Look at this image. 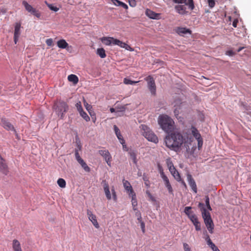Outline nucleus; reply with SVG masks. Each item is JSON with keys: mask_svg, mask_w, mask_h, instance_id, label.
<instances>
[{"mask_svg": "<svg viewBox=\"0 0 251 251\" xmlns=\"http://www.w3.org/2000/svg\"><path fill=\"white\" fill-rule=\"evenodd\" d=\"M184 142V137L177 131L171 132L166 136L165 139L166 146L175 151H177L180 150Z\"/></svg>", "mask_w": 251, "mask_h": 251, "instance_id": "f257e3e1", "label": "nucleus"}, {"mask_svg": "<svg viewBox=\"0 0 251 251\" xmlns=\"http://www.w3.org/2000/svg\"><path fill=\"white\" fill-rule=\"evenodd\" d=\"M158 124L161 128L168 134L171 132L174 128V122L166 115H160L158 118Z\"/></svg>", "mask_w": 251, "mask_h": 251, "instance_id": "f03ea898", "label": "nucleus"}, {"mask_svg": "<svg viewBox=\"0 0 251 251\" xmlns=\"http://www.w3.org/2000/svg\"><path fill=\"white\" fill-rule=\"evenodd\" d=\"M53 108L56 114L60 119H63L65 113L69 110V105L66 102L59 100L54 102Z\"/></svg>", "mask_w": 251, "mask_h": 251, "instance_id": "7ed1b4c3", "label": "nucleus"}, {"mask_svg": "<svg viewBox=\"0 0 251 251\" xmlns=\"http://www.w3.org/2000/svg\"><path fill=\"white\" fill-rule=\"evenodd\" d=\"M141 131L143 135L150 142L157 143L158 139L157 136L147 126L142 125L141 126Z\"/></svg>", "mask_w": 251, "mask_h": 251, "instance_id": "20e7f679", "label": "nucleus"}, {"mask_svg": "<svg viewBox=\"0 0 251 251\" xmlns=\"http://www.w3.org/2000/svg\"><path fill=\"white\" fill-rule=\"evenodd\" d=\"M145 80L147 81V86L151 94L152 95H155L156 87L153 78L151 76L149 75L145 78Z\"/></svg>", "mask_w": 251, "mask_h": 251, "instance_id": "39448f33", "label": "nucleus"}, {"mask_svg": "<svg viewBox=\"0 0 251 251\" xmlns=\"http://www.w3.org/2000/svg\"><path fill=\"white\" fill-rule=\"evenodd\" d=\"M0 124L6 130L13 131L15 133L16 136L18 137V134L17 133L14 126L8 121L7 119L3 117L1 118Z\"/></svg>", "mask_w": 251, "mask_h": 251, "instance_id": "423d86ee", "label": "nucleus"}, {"mask_svg": "<svg viewBox=\"0 0 251 251\" xmlns=\"http://www.w3.org/2000/svg\"><path fill=\"white\" fill-rule=\"evenodd\" d=\"M99 153L103 157L109 166H111L112 157L110 152L106 150H101L98 151Z\"/></svg>", "mask_w": 251, "mask_h": 251, "instance_id": "0eeeda50", "label": "nucleus"}, {"mask_svg": "<svg viewBox=\"0 0 251 251\" xmlns=\"http://www.w3.org/2000/svg\"><path fill=\"white\" fill-rule=\"evenodd\" d=\"M0 172L5 175H7L9 172L8 167L6 161L0 155Z\"/></svg>", "mask_w": 251, "mask_h": 251, "instance_id": "6e6552de", "label": "nucleus"}, {"mask_svg": "<svg viewBox=\"0 0 251 251\" xmlns=\"http://www.w3.org/2000/svg\"><path fill=\"white\" fill-rule=\"evenodd\" d=\"M174 3L178 4L184 3L188 8L193 10L195 8L193 0H172Z\"/></svg>", "mask_w": 251, "mask_h": 251, "instance_id": "1a4fd4ad", "label": "nucleus"}, {"mask_svg": "<svg viewBox=\"0 0 251 251\" xmlns=\"http://www.w3.org/2000/svg\"><path fill=\"white\" fill-rule=\"evenodd\" d=\"M162 178L163 179L165 185L167 188L168 192L171 194H173V189L170 183L169 180L167 176L164 174L163 172L160 173Z\"/></svg>", "mask_w": 251, "mask_h": 251, "instance_id": "9d476101", "label": "nucleus"}, {"mask_svg": "<svg viewBox=\"0 0 251 251\" xmlns=\"http://www.w3.org/2000/svg\"><path fill=\"white\" fill-rule=\"evenodd\" d=\"M105 196L107 200H110L112 199L111 195L109 190V186L108 182L105 180H103L101 182Z\"/></svg>", "mask_w": 251, "mask_h": 251, "instance_id": "9b49d317", "label": "nucleus"}, {"mask_svg": "<svg viewBox=\"0 0 251 251\" xmlns=\"http://www.w3.org/2000/svg\"><path fill=\"white\" fill-rule=\"evenodd\" d=\"M198 207L200 208L201 211V212L202 217L204 220L205 219H207L211 218L210 214L209 212L206 211V209L204 206V205L203 203L200 202L198 204Z\"/></svg>", "mask_w": 251, "mask_h": 251, "instance_id": "f8f14e48", "label": "nucleus"}, {"mask_svg": "<svg viewBox=\"0 0 251 251\" xmlns=\"http://www.w3.org/2000/svg\"><path fill=\"white\" fill-rule=\"evenodd\" d=\"M21 25L20 23H16L15 24L14 34V41L15 44L17 43L19 40V38L21 34Z\"/></svg>", "mask_w": 251, "mask_h": 251, "instance_id": "ddd939ff", "label": "nucleus"}, {"mask_svg": "<svg viewBox=\"0 0 251 251\" xmlns=\"http://www.w3.org/2000/svg\"><path fill=\"white\" fill-rule=\"evenodd\" d=\"M87 215L89 220L91 221L94 226L96 228H99L100 226L97 222L96 216L92 213V212L91 210L88 209L87 211Z\"/></svg>", "mask_w": 251, "mask_h": 251, "instance_id": "4468645a", "label": "nucleus"}, {"mask_svg": "<svg viewBox=\"0 0 251 251\" xmlns=\"http://www.w3.org/2000/svg\"><path fill=\"white\" fill-rule=\"evenodd\" d=\"M187 179L190 186L192 190L196 193L197 192V185L195 180L192 177L191 175L188 174L187 175Z\"/></svg>", "mask_w": 251, "mask_h": 251, "instance_id": "2eb2a0df", "label": "nucleus"}, {"mask_svg": "<svg viewBox=\"0 0 251 251\" xmlns=\"http://www.w3.org/2000/svg\"><path fill=\"white\" fill-rule=\"evenodd\" d=\"M113 41L114 45H118V46L122 48H125L128 50L132 51L133 50L129 45L118 39H115V40H113Z\"/></svg>", "mask_w": 251, "mask_h": 251, "instance_id": "dca6fc26", "label": "nucleus"}, {"mask_svg": "<svg viewBox=\"0 0 251 251\" xmlns=\"http://www.w3.org/2000/svg\"><path fill=\"white\" fill-rule=\"evenodd\" d=\"M189 219L193 223L197 231H200L201 230V224L196 215L191 216Z\"/></svg>", "mask_w": 251, "mask_h": 251, "instance_id": "f3484780", "label": "nucleus"}, {"mask_svg": "<svg viewBox=\"0 0 251 251\" xmlns=\"http://www.w3.org/2000/svg\"><path fill=\"white\" fill-rule=\"evenodd\" d=\"M204 222L209 232L210 233H213L214 225L212 219L207 218V219H205Z\"/></svg>", "mask_w": 251, "mask_h": 251, "instance_id": "a211bd4d", "label": "nucleus"}, {"mask_svg": "<svg viewBox=\"0 0 251 251\" xmlns=\"http://www.w3.org/2000/svg\"><path fill=\"white\" fill-rule=\"evenodd\" d=\"M176 11L181 15H185L187 13L186 11V5H176L175 7Z\"/></svg>", "mask_w": 251, "mask_h": 251, "instance_id": "6ab92c4d", "label": "nucleus"}, {"mask_svg": "<svg viewBox=\"0 0 251 251\" xmlns=\"http://www.w3.org/2000/svg\"><path fill=\"white\" fill-rule=\"evenodd\" d=\"M176 32L180 36H184L186 34H191V31L186 27H178L176 29Z\"/></svg>", "mask_w": 251, "mask_h": 251, "instance_id": "aec40b11", "label": "nucleus"}, {"mask_svg": "<svg viewBox=\"0 0 251 251\" xmlns=\"http://www.w3.org/2000/svg\"><path fill=\"white\" fill-rule=\"evenodd\" d=\"M145 13L148 17H149L150 18L153 19H157L159 16V14L156 13L154 12L149 9H146Z\"/></svg>", "mask_w": 251, "mask_h": 251, "instance_id": "412c9836", "label": "nucleus"}, {"mask_svg": "<svg viewBox=\"0 0 251 251\" xmlns=\"http://www.w3.org/2000/svg\"><path fill=\"white\" fill-rule=\"evenodd\" d=\"M115 40L113 37H104L101 38V42L107 46H109L111 45H113V40Z\"/></svg>", "mask_w": 251, "mask_h": 251, "instance_id": "4be33fe9", "label": "nucleus"}, {"mask_svg": "<svg viewBox=\"0 0 251 251\" xmlns=\"http://www.w3.org/2000/svg\"><path fill=\"white\" fill-rule=\"evenodd\" d=\"M12 248L14 251H22L20 242L16 239L13 241Z\"/></svg>", "mask_w": 251, "mask_h": 251, "instance_id": "5701e85b", "label": "nucleus"}, {"mask_svg": "<svg viewBox=\"0 0 251 251\" xmlns=\"http://www.w3.org/2000/svg\"><path fill=\"white\" fill-rule=\"evenodd\" d=\"M57 45L59 48L64 49L67 48L69 44L64 39H61L57 41Z\"/></svg>", "mask_w": 251, "mask_h": 251, "instance_id": "b1692460", "label": "nucleus"}, {"mask_svg": "<svg viewBox=\"0 0 251 251\" xmlns=\"http://www.w3.org/2000/svg\"><path fill=\"white\" fill-rule=\"evenodd\" d=\"M128 154H129L130 158L132 160L133 163L135 164H137V159L136 158V155H137L136 152L134 150H130L128 151Z\"/></svg>", "mask_w": 251, "mask_h": 251, "instance_id": "393cba45", "label": "nucleus"}, {"mask_svg": "<svg viewBox=\"0 0 251 251\" xmlns=\"http://www.w3.org/2000/svg\"><path fill=\"white\" fill-rule=\"evenodd\" d=\"M191 132L193 134V136L196 138V139H198L201 138V136L198 131V130L194 126H192L191 128Z\"/></svg>", "mask_w": 251, "mask_h": 251, "instance_id": "a878e982", "label": "nucleus"}, {"mask_svg": "<svg viewBox=\"0 0 251 251\" xmlns=\"http://www.w3.org/2000/svg\"><path fill=\"white\" fill-rule=\"evenodd\" d=\"M124 186L125 188V189L127 191L130 192L129 194H132L134 193V192L133 191L132 188L129 183V182L126 180L124 182Z\"/></svg>", "mask_w": 251, "mask_h": 251, "instance_id": "bb28decb", "label": "nucleus"}, {"mask_svg": "<svg viewBox=\"0 0 251 251\" xmlns=\"http://www.w3.org/2000/svg\"><path fill=\"white\" fill-rule=\"evenodd\" d=\"M112 2L115 5L121 6L125 9L128 8L127 4L119 0H112Z\"/></svg>", "mask_w": 251, "mask_h": 251, "instance_id": "cd10ccee", "label": "nucleus"}, {"mask_svg": "<svg viewBox=\"0 0 251 251\" xmlns=\"http://www.w3.org/2000/svg\"><path fill=\"white\" fill-rule=\"evenodd\" d=\"M68 79L69 81L73 82L74 84H76L78 82V77L73 74H71L68 76Z\"/></svg>", "mask_w": 251, "mask_h": 251, "instance_id": "c85d7f7f", "label": "nucleus"}, {"mask_svg": "<svg viewBox=\"0 0 251 251\" xmlns=\"http://www.w3.org/2000/svg\"><path fill=\"white\" fill-rule=\"evenodd\" d=\"M171 174L174 177V178L177 181H181V177L180 176L178 172L176 170V169L173 167V171H171Z\"/></svg>", "mask_w": 251, "mask_h": 251, "instance_id": "c756f323", "label": "nucleus"}, {"mask_svg": "<svg viewBox=\"0 0 251 251\" xmlns=\"http://www.w3.org/2000/svg\"><path fill=\"white\" fill-rule=\"evenodd\" d=\"M97 54L99 55L101 58H104L106 57L105 51L103 48H99L97 50Z\"/></svg>", "mask_w": 251, "mask_h": 251, "instance_id": "7c9ffc66", "label": "nucleus"}, {"mask_svg": "<svg viewBox=\"0 0 251 251\" xmlns=\"http://www.w3.org/2000/svg\"><path fill=\"white\" fill-rule=\"evenodd\" d=\"M192 209V207L191 206H187L185 207L184 208V213L185 214L188 216L189 219H190V217L192 216H194L195 214H193V211H190V210Z\"/></svg>", "mask_w": 251, "mask_h": 251, "instance_id": "2f4dec72", "label": "nucleus"}, {"mask_svg": "<svg viewBox=\"0 0 251 251\" xmlns=\"http://www.w3.org/2000/svg\"><path fill=\"white\" fill-rule=\"evenodd\" d=\"M22 4L24 5L25 10L28 12H29L33 8V7L30 4H28V2L25 0L23 1Z\"/></svg>", "mask_w": 251, "mask_h": 251, "instance_id": "473e14b6", "label": "nucleus"}, {"mask_svg": "<svg viewBox=\"0 0 251 251\" xmlns=\"http://www.w3.org/2000/svg\"><path fill=\"white\" fill-rule=\"evenodd\" d=\"M29 13L36 16L38 18H39L41 16V13L40 12L33 7Z\"/></svg>", "mask_w": 251, "mask_h": 251, "instance_id": "72a5a7b5", "label": "nucleus"}, {"mask_svg": "<svg viewBox=\"0 0 251 251\" xmlns=\"http://www.w3.org/2000/svg\"><path fill=\"white\" fill-rule=\"evenodd\" d=\"M80 115L87 122L89 121L90 119L87 114L83 110L79 112Z\"/></svg>", "mask_w": 251, "mask_h": 251, "instance_id": "f704fd0d", "label": "nucleus"}, {"mask_svg": "<svg viewBox=\"0 0 251 251\" xmlns=\"http://www.w3.org/2000/svg\"><path fill=\"white\" fill-rule=\"evenodd\" d=\"M57 184L61 188H65L66 187V181L63 178H59L57 180Z\"/></svg>", "mask_w": 251, "mask_h": 251, "instance_id": "c9c22d12", "label": "nucleus"}, {"mask_svg": "<svg viewBox=\"0 0 251 251\" xmlns=\"http://www.w3.org/2000/svg\"><path fill=\"white\" fill-rule=\"evenodd\" d=\"M138 81H132L128 78H125L124 80V82L126 84H130V85H133L137 83H138Z\"/></svg>", "mask_w": 251, "mask_h": 251, "instance_id": "e433bc0d", "label": "nucleus"}, {"mask_svg": "<svg viewBox=\"0 0 251 251\" xmlns=\"http://www.w3.org/2000/svg\"><path fill=\"white\" fill-rule=\"evenodd\" d=\"M205 204L207 207V208L209 210H211L212 208L210 205L209 199V197L208 196H206L205 197Z\"/></svg>", "mask_w": 251, "mask_h": 251, "instance_id": "4c0bfd02", "label": "nucleus"}, {"mask_svg": "<svg viewBox=\"0 0 251 251\" xmlns=\"http://www.w3.org/2000/svg\"><path fill=\"white\" fill-rule=\"evenodd\" d=\"M132 195V205L133 207H136L137 205V201L136 199L134 197H135V194L134 193L133 194H131Z\"/></svg>", "mask_w": 251, "mask_h": 251, "instance_id": "58836bf2", "label": "nucleus"}, {"mask_svg": "<svg viewBox=\"0 0 251 251\" xmlns=\"http://www.w3.org/2000/svg\"><path fill=\"white\" fill-rule=\"evenodd\" d=\"M111 192H112V198H113V200L115 201H116L117 200V195H116V193L115 190L113 186L111 188Z\"/></svg>", "mask_w": 251, "mask_h": 251, "instance_id": "ea45409f", "label": "nucleus"}, {"mask_svg": "<svg viewBox=\"0 0 251 251\" xmlns=\"http://www.w3.org/2000/svg\"><path fill=\"white\" fill-rule=\"evenodd\" d=\"M198 141V148L200 150L203 145V140L202 137L197 140Z\"/></svg>", "mask_w": 251, "mask_h": 251, "instance_id": "a19ab883", "label": "nucleus"}, {"mask_svg": "<svg viewBox=\"0 0 251 251\" xmlns=\"http://www.w3.org/2000/svg\"><path fill=\"white\" fill-rule=\"evenodd\" d=\"M84 106H85L86 110L88 111V112L89 113L92 111V106L91 105L89 104L88 103H87L85 100H84Z\"/></svg>", "mask_w": 251, "mask_h": 251, "instance_id": "79ce46f5", "label": "nucleus"}, {"mask_svg": "<svg viewBox=\"0 0 251 251\" xmlns=\"http://www.w3.org/2000/svg\"><path fill=\"white\" fill-rule=\"evenodd\" d=\"M116 136H117L118 139H119V140L120 141V142L121 143V144L123 145L125 143V141L124 138H123L122 135H121V133L116 134Z\"/></svg>", "mask_w": 251, "mask_h": 251, "instance_id": "37998d69", "label": "nucleus"}, {"mask_svg": "<svg viewBox=\"0 0 251 251\" xmlns=\"http://www.w3.org/2000/svg\"><path fill=\"white\" fill-rule=\"evenodd\" d=\"M81 166L85 172H89L90 171V168L87 166L85 162L84 163V164H81Z\"/></svg>", "mask_w": 251, "mask_h": 251, "instance_id": "c03bdc74", "label": "nucleus"}, {"mask_svg": "<svg viewBox=\"0 0 251 251\" xmlns=\"http://www.w3.org/2000/svg\"><path fill=\"white\" fill-rule=\"evenodd\" d=\"M183 249L184 251H192L189 245L186 243H184L183 244Z\"/></svg>", "mask_w": 251, "mask_h": 251, "instance_id": "a18cd8bd", "label": "nucleus"}, {"mask_svg": "<svg viewBox=\"0 0 251 251\" xmlns=\"http://www.w3.org/2000/svg\"><path fill=\"white\" fill-rule=\"evenodd\" d=\"M75 107L78 112L83 110L80 101H78L75 104Z\"/></svg>", "mask_w": 251, "mask_h": 251, "instance_id": "49530a36", "label": "nucleus"}, {"mask_svg": "<svg viewBox=\"0 0 251 251\" xmlns=\"http://www.w3.org/2000/svg\"><path fill=\"white\" fill-rule=\"evenodd\" d=\"M208 3V6L210 8H212L214 7L215 5V0H207Z\"/></svg>", "mask_w": 251, "mask_h": 251, "instance_id": "de8ad7c7", "label": "nucleus"}, {"mask_svg": "<svg viewBox=\"0 0 251 251\" xmlns=\"http://www.w3.org/2000/svg\"><path fill=\"white\" fill-rule=\"evenodd\" d=\"M49 8L51 10L54 12H56L59 10V8H57L56 6H54L52 4H48Z\"/></svg>", "mask_w": 251, "mask_h": 251, "instance_id": "09e8293b", "label": "nucleus"}, {"mask_svg": "<svg viewBox=\"0 0 251 251\" xmlns=\"http://www.w3.org/2000/svg\"><path fill=\"white\" fill-rule=\"evenodd\" d=\"M135 216L137 217V220L140 222V221H142V216H141V212L139 211V210H137L136 212H135Z\"/></svg>", "mask_w": 251, "mask_h": 251, "instance_id": "8fccbe9b", "label": "nucleus"}, {"mask_svg": "<svg viewBox=\"0 0 251 251\" xmlns=\"http://www.w3.org/2000/svg\"><path fill=\"white\" fill-rule=\"evenodd\" d=\"M76 148L75 149H77L78 151H80L81 150V145L80 143V141L79 140V139H76Z\"/></svg>", "mask_w": 251, "mask_h": 251, "instance_id": "3c124183", "label": "nucleus"}, {"mask_svg": "<svg viewBox=\"0 0 251 251\" xmlns=\"http://www.w3.org/2000/svg\"><path fill=\"white\" fill-rule=\"evenodd\" d=\"M89 113L90 115L91 116V117L92 118L93 122L94 123H95L96 120V117L95 113H94V112L93 111H92L91 112H90Z\"/></svg>", "mask_w": 251, "mask_h": 251, "instance_id": "603ef678", "label": "nucleus"}, {"mask_svg": "<svg viewBox=\"0 0 251 251\" xmlns=\"http://www.w3.org/2000/svg\"><path fill=\"white\" fill-rule=\"evenodd\" d=\"M46 43L48 46L51 47L53 45V40L51 38L47 39Z\"/></svg>", "mask_w": 251, "mask_h": 251, "instance_id": "864d4df0", "label": "nucleus"}, {"mask_svg": "<svg viewBox=\"0 0 251 251\" xmlns=\"http://www.w3.org/2000/svg\"><path fill=\"white\" fill-rule=\"evenodd\" d=\"M207 244L211 248L212 250L215 249V248L216 247L215 245L212 242V241H209L207 243Z\"/></svg>", "mask_w": 251, "mask_h": 251, "instance_id": "5fc2aeb1", "label": "nucleus"}, {"mask_svg": "<svg viewBox=\"0 0 251 251\" xmlns=\"http://www.w3.org/2000/svg\"><path fill=\"white\" fill-rule=\"evenodd\" d=\"M139 222L140 223L141 228L142 229V232L144 233L145 232V224L142 221Z\"/></svg>", "mask_w": 251, "mask_h": 251, "instance_id": "6e6d98bb", "label": "nucleus"}, {"mask_svg": "<svg viewBox=\"0 0 251 251\" xmlns=\"http://www.w3.org/2000/svg\"><path fill=\"white\" fill-rule=\"evenodd\" d=\"M235 53L231 50H229L226 51V54L229 56H232L235 55Z\"/></svg>", "mask_w": 251, "mask_h": 251, "instance_id": "4d7b16f0", "label": "nucleus"}, {"mask_svg": "<svg viewBox=\"0 0 251 251\" xmlns=\"http://www.w3.org/2000/svg\"><path fill=\"white\" fill-rule=\"evenodd\" d=\"M75 157L76 160H77V159L81 158V157L80 156L79 153L78 152L77 149H75Z\"/></svg>", "mask_w": 251, "mask_h": 251, "instance_id": "13d9d810", "label": "nucleus"}, {"mask_svg": "<svg viewBox=\"0 0 251 251\" xmlns=\"http://www.w3.org/2000/svg\"><path fill=\"white\" fill-rule=\"evenodd\" d=\"M129 5L132 7H134L136 4V1L135 0H129Z\"/></svg>", "mask_w": 251, "mask_h": 251, "instance_id": "bf43d9fd", "label": "nucleus"}, {"mask_svg": "<svg viewBox=\"0 0 251 251\" xmlns=\"http://www.w3.org/2000/svg\"><path fill=\"white\" fill-rule=\"evenodd\" d=\"M143 178L144 181H145V185L146 186H148L149 180L148 177L145 175H144Z\"/></svg>", "mask_w": 251, "mask_h": 251, "instance_id": "052dcab7", "label": "nucleus"}, {"mask_svg": "<svg viewBox=\"0 0 251 251\" xmlns=\"http://www.w3.org/2000/svg\"><path fill=\"white\" fill-rule=\"evenodd\" d=\"M114 129L116 135L121 133L119 128L116 125L114 126Z\"/></svg>", "mask_w": 251, "mask_h": 251, "instance_id": "680f3d73", "label": "nucleus"}, {"mask_svg": "<svg viewBox=\"0 0 251 251\" xmlns=\"http://www.w3.org/2000/svg\"><path fill=\"white\" fill-rule=\"evenodd\" d=\"M238 22V20L236 19V20H234V21L232 23L233 26L234 27H236Z\"/></svg>", "mask_w": 251, "mask_h": 251, "instance_id": "e2e57ef3", "label": "nucleus"}, {"mask_svg": "<svg viewBox=\"0 0 251 251\" xmlns=\"http://www.w3.org/2000/svg\"><path fill=\"white\" fill-rule=\"evenodd\" d=\"M77 161L80 164V165L85 162L81 158L77 159Z\"/></svg>", "mask_w": 251, "mask_h": 251, "instance_id": "0e129e2a", "label": "nucleus"}, {"mask_svg": "<svg viewBox=\"0 0 251 251\" xmlns=\"http://www.w3.org/2000/svg\"><path fill=\"white\" fill-rule=\"evenodd\" d=\"M77 161L80 164V165L85 162L81 158L77 159Z\"/></svg>", "mask_w": 251, "mask_h": 251, "instance_id": "69168bd1", "label": "nucleus"}, {"mask_svg": "<svg viewBox=\"0 0 251 251\" xmlns=\"http://www.w3.org/2000/svg\"><path fill=\"white\" fill-rule=\"evenodd\" d=\"M205 240H206V242L207 243L209 241H211V240L208 234L206 235V237H205Z\"/></svg>", "mask_w": 251, "mask_h": 251, "instance_id": "338daca9", "label": "nucleus"}, {"mask_svg": "<svg viewBox=\"0 0 251 251\" xmlns=\"http://www.w3.org/2000/svg\"><path fill=\"white\" fill-rule=\"evenodd\" d=\"M180 182H181L182 185H183V186L185 187V188L186 189L187 188V185H186L185 182L184 181V180L181 179V181H180Z\"/></svg>", "mask_w": 251, "mask_h": 251, "instance_id": "774afa93", "label": "nucleus"}]
</instances>
